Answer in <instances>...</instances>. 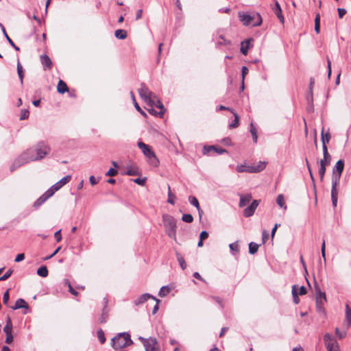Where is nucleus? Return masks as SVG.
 <instances>
[{"label": "nucleus", "instance_id": "f704fd0d", "mask_svg": "<svg viewBox=\"0 0 351 351\" xmlns=\"http://www.w3.org/2000/svg\"><path fill=\"white\" fill-rule=\"evenodd\" d=\"M297 289H298V286L294 285L292 287L291 293H292L293 300V302L295 304H298L300 302V299L298 295V293Z\"/></svg>", "mask_w": 351, "mask_h": 351}, {"label": "nucleus", "instance_id": "6e6d98bb", "mask_svg": "<svg viewBox=\"0 0 351 351\" xmlns=\"http://www.w3.org/2000/svg\"><path fill=\"white\" fill-rule=\"evenodd\" d=\"M126 174L128 176H136L138 174V171L136 169L130 167L128 169Z\"/></svg>", "mask_w": 351, "mask_h": 351}, {"label": "nucleus", "instance_id": "2f4dec72", "mask_svg": "<svg viewBox=\"0 0 351 351\" xmlns=\"http://www.w3.org/2000/svg\"><path fill=\"white\" fill-rule=\"evenodd\" d=\"M176 255L177 260L179 263L180 266L181 267V268L183 270H184L186 268L187 265L184 261V257L179 252H176Z\"/></svg>", "mask_w": 351, "mask_h": 351}, {"label": "nucleus", "instance_id": "a878e982", "mask_svg": "<svg viewBox=\"0 0 351 351\" xmlns=\"http://www.w3.org/2000/svg\"><path fill=\"white\" fill-rule=\"evenodd\" d=\"M12 331V323L10 317H7L6 324L3 328V332L5 335H10Z\"/></svg>", "mask_w": 351, "mask_h": 351}, {"label": "nucleus", "instance_id": "2eb2a0df", "mask_svg": "<svg viewBox=\"0 0 351 351\" xmlns=\"http://www.w3.org/2000/svg\"><path fill=\"white\" fill-rule=\"evenodd\" d=\"M104 306L102 309L101 315H100V317L99 318V322L101 324L106 322L108 317L109 310L107 307L108 300L106 298H104Z\"/></svg>", "mask_w": 351, "mask_h": 351}, {"label": "nucleus", "instance_id": "774afa93", "mask_svg": "<svg viewBox=\"0 0 351 351\" xmlns=\"http://www.w3.org/2000/svg\"><path fill=\"white\" fill-rule=\"evenodd\" d=\"M208 233L206 231H202L200 233L199 239L204 241V240L208 238Z\"/></svg>", "mask_w": 351, "mask_h": 351}, {"label": "nucleus", "instance_id": "393cba45", "mask_svg": "<svg viewBox=\"0 0 351 351\" xmlns=\"http://www.w3.org/2000/svg\"><path fill=\"white\" fill-rule=\"evenodd\" d=\"M0 27L2 29V32L3 33V35L5 36V37L6 38L7 40L8 41V43L10 44V45L14 47V49L16 50V51H19V47L16 46L15 44L14 43V42L12 41V40L10 38V36L8 35L6 31H5V29L4 27V26L0 23Z\"/></svg>", "mask_w": 351, "mask_h": 351}, {"label": "nucleus", "instance_id": "8fccbe9b", "mask_svg": "<svg viewBox=\"0 0 351 351\" xmlns=\"http://www.w3.org/2000/svg\"><path fill=\"white\" fill-rule=\"evenodd\" d=\"M182 220L186 223H191L193 221V217L191 214H184Z\"/></svg>", "mask_w": 351, "mask_h": 351}, {"label": "nucleus", "instance_id": "9b49d317", "mask_svg": "<svg viewBox=\"0 0 351 351\" xmlns=\"http://www.w3.org/2000/svg\"><path fill=\"white\" fill-rule=\"evenodd\" d=\"M150 298L156 300V302H157V303H159L160 302V300L156 298L154 296L150 295L149 293H144V294H142L141 295H140L138 298H137L134 301V303L135 305L137 306V305H139V304H141L144 303L148 299H150Z\"/></svg>", "mask_w": 351, "mask_h": 351}, {"label": "nucleus", "instance_id": "7ed1b4c3", "mask_svg": "<svg viewBox=\"0 0 351 351\" xmlns=\"http://www.w3.org/2000/svg\"><path fill=\"white\" fill-rule=\"evenodd\" d=\"M162 221L166 233L170 237L176 240V220L169 215H163Z\"/></svg>", "mask_w": 351, "mask_h": 351}, {"label": "nucleus", "instance_id": "aec40b11", "mask_svg": "<svg viewBox=\"0 0 351 351\" xmlns=\"http://www.w3.org/2000/svg\"><path fill=\"white\" fill-rule=\"evenodd\" d=\"M344 169V161L339 160L332 169V172L339 173L342 174Z\"/></svg>", "mask_w": 351, "mask_h": 351}, {"label": "nucleus", "instance_id": "49530a36", "mask_svg": "<svg viewBox=\"0 0 351 351\" xmlns=\"http://www.w3.org/2000/svg\"><path fill=\"white\" fill-rule=\"evenodd\" d=\"M249 49V42L246 41L245 43L243 42L241 43V51L243 54L246 55Z\"/></svg>", "mask_w": 351, "mask_h": 351}, {"label": "nucleus", "instance_id": "f8f14e48", "mask_svg": "<svg viewBox=\"0 0 351 351\" xmlns=\"http://www.w3.org/2000/svg\"><path fill=\"white\" fill-rule=\"evenodd\" d=\"M323 158L320 160L319 165H322V162L324 165L327 166L330 163L331 161V156L328 152L327 146L325 145L324 141H323Z\"/></svg>", "mask_w": 351, "mask_h": 351}, {"label": "nucleus", "instance_id": "f257e3e1", "mask_svg": "<svg viewBox=\"0 0 351 351\" xmlns=\"http://www.w3.org/2000/svg\"><path fill=\"white\" fill-rule=\"evenodd\" d=\"M49 147L43 142L37 144L35 149H29L19 158L14 160L10 166V171L12 172L21 166L34 160H38L43 158L49 152Z\"/></svg>", "mask_w": 351, "mask_h": 351}, {"label": "nucleus", "instance_id": "20e7f679", "mask_svg": "<svg viewBox=\"0 0 351 351\" xmlns=\"http://www.w3.org/2000/svg\"><path fill=\"white\" fill-rule=\"evenodd\" d=\"M137 145L138 148L142 151L143 154L147 157L149 162L152 165L157 167L159 164V160H158L152 147L142 141H138Z\"/></svg>", "mask_w": 351, "mask_h": 351}, {"label": "nucleus", "instance_id": "603ef678", "mask_svg": "<svg viewBox=\"0 0 351 351\" xmlns=\"http://www.w3.org/2000/svg\"><path fill=\"white\" fill-rule=\"evenodd\" d=\"M71 176H69V175L66 176L64 178H62L61 180H59V184H60L62 185V186H63L66 183H68L71 180Z\"/></svg>", "mask_w": 351, "mask_h": 351}, {"label": "nucleus", "instance_id": "473e14b6", "mask_svg": "<svg viewBox=\"0 0 351 351\" xmlns=\"http://www.w3.org/2000/svg\"><path fill=\"white\" fill-rule=\"evenodd\" d=\"M236 169L238 172H240V173H242V172L252 173V167H250V166H246L244 165H237L236 167Z\"/></svg>", "mask_w": 351, "mask_h": 351}, {"label": "nucleus", "instance_id": "864d4df0", "mask_svg": "<svg viewBox=\"0 0 351 351\" xmlns=\"http://www.w3.org/2000/svg\"><path fill=\"white\" fill-rule=\"evenodd\" d=\"M335 334L339 339H343L346 336V330L341 331L338 328H335Z\"/></svg>", "mask_w": 351, "mask_h": 351}, {"label": "nucleus", "instance_id": "ddd939ff", "mask_svg": "<svg viewBox=\"0 0 351 351\" xmlns=\"http://www.w3.org/2000/svg\"><path fill=\"white\" fill-rule=\"evenodd\" d=\"M346 315L345 319L343 323V327L345 330L348 329L351 326V308L349 305L347 304L346 305Z\"/></svg>", "mask_w": 351, "mask_h": 351}, {"label": "nucleus", "instance_id": "79ce46f5", "mask_svg": "<svg viewBox=\"0 0 351 351\" xmlns=\"http://www.w3.org/2000/svg\"><path fill=\"white\" fill-rule=\"evenodd\" d=\"M315 31L319 34L320 32V16L317 14L315 19Z\"/></svg>", "mask_w": 351, "mask_h": 351}, {"label": "nucleus", "instance_id": "c9c22d12", "mask_svg": "<svg viewBox=\"0 0 351 351\" xmlns=\"http://www.w3.org/2000/svg\"><path fill=\"white\" fill-rule=\"evenodd\" d=\"M130 95H131V97L132 99V101H133V104H134V106L135 107V108L143 116H146V114L145 112L140 108V106H138V104L136 102V99H135V97H134V95L133 93V92H130Z\"/></svg>", "mask_w": 351, "mask_h": 351}, {"label": "nucleus", "instance_id": "ea45409f", "mask_svg": "<svg viewBox=\"0 0 351 351\" xmlns=\"http://www.w3.org/2000/svg\"><path fill=\"white\" fill-rule=\"evenodd\" d=\"M62 186L60 184H59V181L56 182L55 184L51 186L47 191L49 192V193L53 196V194L58 191L60 189H61Z\"/></svg>", "mask_w": 351, "mask_h": 351}, {"label": "nucleus", "instance_id": "58836bf2", "mask_svg": "<svg viewBox=\"0 0 351 351\" xmlns=\"http://www.w3.org/2000/svg\"><path fill=\"white\" fill-rule=\"evenodd\" d=\"M171 289L168 286H163L160 288L158 295L160 297L163 298L169 294Z\"/></svg>", "mask_w": 351, "mask_h": 351}, {"label": "nucleus", "instance_id": "72a5a7b5", "mask_svg": "<svg viewBox=\"0 0 351 351\" xmlns=\"http://www.w3.org/2000/svg\"><path fill=\"white\" fill-rule=\"evenodd\" d=\"M276 202L280 208H282L285 210L287 209V206L285 204V201L283 195L280 194L278 195L276 198Z\"/></svg>", "mask_w": 351, "mask_h": 351}, {"label": "nucleus", "instance_id": "39448f33", "mask_svg": "<svg viewBox=\"0 0 351 351\" xmlns=\"http://www.w3.org/2000/svg\"><path fill=\"white\" fill-rule=\"evenodd\" d=\"M240 21L245 26L252 25V26H259L262 23V18L260 14L256 13L254 15H250L245 13H239Z\"/></svg>", "mask_w": 351, "mask_h": 351}, {"label": "nucleus", "instance_id": "680f3d73", "mask_svg": "<svg viewBox=\"0 0 351 351\" xmlns=\"http://www.w3.org/2000/svg\"><path fill=\"white\" fill-rule=\"evenodd\" d=\"M24 258H25V254L23 253H21V254H19L16 256L14 261L16 263H19V262L23 261Z\"/></svg>", "mask_w": 351, "mask_h": 351}, {"label": "nucleus", "instance_id": "37998d69", "mask_svg": "<svg viewBox=\"0 0 351 351\" xmlns=\"http://www.w3.org/2000/svg\"><path fill=\"white\" fill-rule=\"evenodd\" d=\"M321 138H322V143H323V141H324L326 145V143H329V141L330 139V134L329 132H327L326 134L324 133V128H322V130Z\"/></svg>", "mask_w": 351, "mask_h": 351}, {"label": "nucleus", "instance_id": "a211bd4d", "mask_svg": "<svg viewBox=\"0 0 351 351\" xmlns=\"http://www.w3.org/2000/svg\"><path fill=\"white\" fill-rule=\"evenodd\" d=\"M40 61L43 65L44 70L50 69L52 66V62L50 58L47 55H42L40 56Z\"/></svg>", "mask_w": 351, "mask_h": 351}, {"label": "nucleus", "instance_id": "cd10ccee", "mask_svg": "<svg viewBox=\"0 0 351 351\" xmlns=\"http://www.w3.org/2000/svg\"><path fill=\"white\" fill-rule=\"evenodd\" d=\"M154 106L156 108L160 109V111L158 112V117H162L163 116V114H165V107H164L162 103L159 99H157L156 102L154 101Z\"/></svg>", "mask_w": 351, "mask_h": 351}, {"label": "nucleus", "instance_id": "4468645a", "mask_svg": "<svg viewBox=\"0 0 351 351\" xmlns=\"http://www.w3.org/2000/svg\"><path fill=\"white\" fill-rule=\"evenodd\" d=\"M315 292H316V304H319L320 305H324L326 302V293L320 290V289L316 285L315 286Z\"/></svg>", "mask_w": 351, "mask_h": 351}, {"label": "nucleus", "instance_id": "b1692460", "mask_svg": "<svg viewBox=\"0 0 351 351\" xmlns=\"http://www.w3.org/2000/svg\"><path fill=\"white\" fill-rule=\"evenodd\" d=\"M189 202L191 205L194 206L197 209L199 216H201V213H202V211L200 208L198 199L194 196H189Z\"/></svg>", "mask_w": 351, "mask_h": 351}, {"label": "nucleus", "instance_id": "69168bd1", "mask_svg": "<svg viewBox=\"0 0 351 351\" xmlns=\"http://www.w3.org/2000/svg\"><path fill=\"white\" fill-rule=\"evenodd\" d=\"M61 230H58L54 234V237L56 239L57 242H60L62 239V236L60 234Z\"/></svg>", "mask_w": 351, "mask_h": 351}, {"label": "nucleus", "instance_id": "a18cd8bd", "mask_svg": "<svg viewBox=\"0 0 351 351\" xmlns=\"http://www.w3.org/2000/svg\"><path fill=\"white\" fill-rule=\"evenodd\" d=\"M97 337L99 342L103 344L106 341L105 335L101 329H99L97 332Z\"/></svg>", "mask_w": 351, "mask_h": 351}, {"label": "nucleus", "instance_id": "e433bc0d", "mask_svg": "<svg viewBox=\"0 0 351 351\" xmlns=\"http://www.w3.org/2000/svg\"><path fill=\"white\" fill-rule=\"evenodd\" d=\"M116 38L123 40L127 37V32L124 29H117L115 31Z\"/></svg>", "mask_w": 351, "mask_h": 351}, {"label": "nucleus", "instance_id": "7c9ffc66", "mask_svg": "<svg viewBox=\"0 0 351 351\" xmlns=\"http://www.w3.org/2000/svg\"><path fill=\"white\" fill-rule=\"evenodd\" d=\"M17 73L20 79L21 84H23L24 71L20 62L18 60L17 62Z\"/></svg>", "mask_w": 351, "mask_h": 351}, {"label": "nucleus", "instance_id": "13d9d810", "mask_svg": "<svg viewBox=\"0 0 351 351\" xmlns=\"http://www.w3.org/2000/svg\"><path fill=\"white\" fill-rule=\"evenodd\" d=\"M12 274V270L8 269L3 276L0 277V281H3L7 280Z\"/></svg>", "mask_w": 351, "mask_h": 351}, {"label": "nucleus", "instance_id": "c756f323", "mask_svg": "<svg viewBox=\"0 0 351 351\" xmlns=\"http://www.w3.org/2000/svg\"><path fill=\"white\" fill-rule=\"evenodd\" d=\"M232 114H234V119L230 123L229 128L230 129L236 128L239 125V117L237 113L235 112H233Z\"/></svg>", "mask_w": 351, "mask_h": 351}, {"label": "nucleus", "instance_id": "1a4fd4ad", "mask_svg": "<svg viewBox=\"0 0 351 351\" xmlns=\"http://www.w3.org/2000/svg\"><path fill=\"white\" fill-rule=\"evenodd\" d=\"M259 202L254 200L252 204L243 210V215L245 217H251L254 215L256 208L258 207Z\"/></svg>", "mask_w": 351, "mask_h": 351}, {"label": "nucleus", "instance_id": "bf43d9fd", "mask_svg": "<svg viewBox=\"0 0 351 351\" xmlns=\"http://www.w3.org/2000/svg\"><path fill=\"white\" fill-rule=\"evenodd\" d=\"M117 171L113 168H110L106 173V176H114L117 174Z\"/></svg>", "mask_w": 351, "mask_h": 351}, {"label": "nucleus", "instance_id": "052dcab7", "mask_svg": "<svg viewBox=\"0 0 351 351\" xmlns=\"http://www.w3.org/2000/svg\"><path fill=\"white\" fill-rule=\"evenodd\" d=\"M8 300H9V291L7 290L4 293H3V302L5 304H7L8 302Z\"/></svg>", "mask_w": 351, "mask_h": 351}, {"label": "nucleus", "instance_id": "f3484780", "mask_svg": "<svg viewBox=\"0 0 351 351\" xmlns=\"http://www.w3.org/2000/svg\"><path fill=\"white\" fill-rule=\"evenodd\" d=\"M272 10L275 14L276 15V16L278 17V19H279V21H280V23L283 24L285 23V19L282 14L280 5L277 1H275V5Z\"/></svg>", "mask_w": 351, "mask_h": 351}, {"label": "nucleus", "instance_id": "dca6fc26", "mask_svg": "<svg viewBox=\"0 0 351 351\" xmlns=\"http://www.w3.org/2000/svg\"><path fill=\"white\" fill-rule=\"evenodd\" d=\"M341 174L339 173L332 172V188L331 190H339L338 186L339 184Z\"/></svg>", "mask_w": 351, "mask_h": 351}, {"label": "nucleus", "instance_id": "0e129e2a", "mask_svg": "<svg viewBox=\"0 0 351 351\" xmlns=\"http://www.w3.org/2000/svg\"><path fill=\"white\" fill-rule=\"evenodd\" d=\"M13 339H14V337H13L12 334L11 333L10 335H6V338H5V341L6 343L10 344V343H12Z\"/></svg>", "mask_w": 351, "mask_h": 351}, {"label": "nucleus", "instance_id": "f03ea898", "mask_svg": "<svg viewBox=\"0 0 351 351\" xmlns=\"http://www.w3.org/2000/svg\"><path fill=\"white\" fill-rule=\"evenodd\" d=\"M133 343L130 335L128 332L119 333L112 339L111 346L114 349L118 350L125 348Z\"/></svg>", "mask_w": 351, "mask_h": 351}, {"label": "nucleus", "instance_id": "c85d7f7f", "mask_svg": "<svg viewBox=\"0 0 351 351\" xmlns=\"http://www.w3.org/2000/svg\"><path fill=\"white\" fill-rule=\"evenodd\" d=\"M339 190H331V200L332 206L335 208L337 205Z\"/></svg>", "mask_w": 351, "mask_h": 351}, {"label": "nucleus", "instance_id": "4d7b16f0", "mask_svg": "<svg viewBox=\"0 0 351 351\" xmlns=\"http://www.w3.org/2000/svg\"><path fill=\"white\" fill-rule=\"evenodd\" d=\"M229 247L232 252H239V247L237 242L232 243L229 245Z\"/></svg>", "mask_w": 351, "mask_h": 351}, {"label": "nucleus", "instance_id": "a19ab883", "mask_svg": "<svg viewBox=\"0 0 351 351\" xmlns=\"http://www.w3.org/2000/svg\"><path fill=\"white\" fill-rule=\"evenodd\" d=\"M259 245L256 243L251 242L249 243V252L251 254H254L257 252Z\"/></svg>", "mask_w": 351, "mask_h": 351}, {"label": "nucleus", "instance_id": "9d476101", "mask_svg": "<svg viewBox=\"0 0 351 351\" xmlns=\"http://www.w3.org/2000/svg\"><path fill=\"white\" fill-rule=\"evenodd\" d=\"M52 195L49 193L48 191H47L45 193H43L39 198H38L34 203L33 207L35 209L38 208L40 206H42L49 198H50Z\"/></svg>", "mask_w": 351, "mask_h": 351}, {"label": "nucleus", "instance_id": "6e6552de", "mask_svg": "<svg viewBox=\"0 0 351 351\" xmlns=\"http://www.w3.org/2000/svg\"><path fill=\"white\" fill-rule=\"evenodd\" d=\"M139 339L143 342L145 351H156L157 341L156 338L145 339L139 337Z\"/></svg>", "mask_w": 351, "mask_h": 351}, {"label": "nucleus", "instance_id": "5701e85b", "mask_svg": "<svg viewBox=\"0 0 351 351\" xmlns=\"http://www.w3.org/2000/svg\"><path fill=\"white\" fill-rule=\"evenodd\" d=\"M266 167L265 162H259L258 165H250L252 167V173H258L263 171Z\"/></svg>", "mask_w": 351, "mask_h": 351}, {"label": "nucleus", "instance_id": "3c124183", "mask_svg": "<svg viewBox=\"0 0 351 351\" xmlns=\"http://www.w3.org/2000/svg\"><path fill=\"white\" fill-rule=\"evenodd\" d=\"M29 112L27 109H23L21 112L20 120H25L29 117Z\"/></svg>", "mask_w": 351, "mask_h": 351}, {"label": "nucleus", "instance_id": "412c9836", "mask_svg": "<svg viewBox=\"0 0 351 351\" xmlns=\"http://www.w3.org/2000/svg\"><path fill=\"white\" fill-rule=\"evenodd\" d=\"M252 199V195L247 194L245 195L240 196L239 207H244L250 202Z\"/></svg>", "mask_w": 351, "mask_h": 351}, {"label": "nucleus", "instance_id": "bb28decb", "mask_svg": "<svg viewBox=\"0 0 351 351\" xmlns=\"http://www.w3.org/2000/svg\"><path fill=\"white\" fill-rule=\"evenodd\" d=\"M57 90L59 93L63 94L68 91L66 84L62 80H60L58 84Z\"/></svg>", "mask_w": 351, "mask_h": 351}, {"label": "nucleus", "instance_id": "4be33fe9", "mask_svg": "<svg viewBox=\"0 0 351 351\" xmlns=\"http://www.w3.org/2000/svg\"><path fill=\"white\" fill-rule=\"evenodd\" d=\"M28 308L27 303L23 299L19 298L16 301L15 305H14V306L12 307V309L16 310V309H19V308Z\"/></svg>", "mask_w": 351, "mask_h": 351}, {"label": "nucleus", "instance_id": "de8ad7c7", "mask_svg": "<svg viewBox=\"0 0 351 351\" xmlns=\"http://www.w3.org/2000/svg\"><path fill=\"white\" fill-rule=\"evenodd\" d=\"M248 73V69L247 66H244L242 67V69H241V75H242V89L244 88V80H245V75Z\"/></svg>", "mask_w": 351, "mask_h": 351}, {"label": "nucleus", "instance_id": "338daca9", "mask_svg": "<svg viewBox=\"0 0 351 351\" xmlns=\"http://www.w3.org/2000/svg\"><path fill=\"white\" fill-rule=\"evenodd\" d=\"M153 104H154V103ZM149 106L150 108L148 109V112L153 115L158 116V112L154 109V105Z\"/></svg>", "mask_w": 351, "mask_h": 351}, {"label": "nucleus", "instance_id": "6ab92c4d", "mask_svg": "<svg viewBox=\"0 0 351 351\" xmlns=\"http://www.w3.org/2000/svg\"><path fill=\"white\" fill-rule=\"evenodd\" d=\"M214 150L215 152H217L219 154H222L223 153H226L227 150L222 149V148H217L214 145H208V146H204L203 149V152L204 154L208 153L210 151Z\"/></svg>", "mask_w": 351, "mask_h": 351}, {"label": "nucleus", "instance_id": "09e8293b", "mask_svg": "<svg viewBox=\"0 0 351 351\" xmlns=\"http://www.w3.org/2000/svg\"><path fill=\"white\" fill-rule=\"evenodd\" d=\"M326 166L324 165L322 162V165H320L319 169V175L320 176L321 180H323L325 173H326Z\"/></svg>", "mask_w": 351, "mask_h": 351}, {"label": "nucleus", "instance_id": "e2e57ef3", "mask_svg": "<svg viewBox=\"0 0 351 351\" xmlns=\"http://www.w3.org/2000/svg\"><path fill=\"white\" fill-rule=\"evenodd\" d=\"M134 182H135L137 184L143 186L145 184V178L141 179V178H136L134 180Z\"/></svg>", "mask_w": 351, "mask_h": 351}, {"label": "nucleus", "instance_id": "c03bdc74", "mask_svg": "<svg viewBox=\"0 0 351 351\" xmlns=\"http://www.w3.org/2000/svg\"><path fill=\"white\" fill-rule=\"evenodd\" d=\"M168 190H169V191H168V199H167V202L169 204H171L172 205H174L175 204L176 197L171 193L170 186H168Z\"/></svg>", "mask_w": 351, "mask_h": 351}, {"label": "nucleus", "instance_id": "423d86ee", "mask_svg": "<svg viewBox=\"0 0 351 351\" xmlns=\"http://www.w3.org/2000/svg\"><path fill=\"white\" fill-rule=\"evenodd\" d=\"M138 93L142 99L148 105L152 106L154 100L156 98L145 84H141V87L138 89Z\"/></svg>", "mask_w": 351, "mask_h": 351}, {"label": "nucleus", "instance_id": "5fc2aeb1", "mask_svg": "<svg viewBox=\"0 0 351 351\" xmlns=\"http://www.w3.org/2000/svg\"><path fill=\"white\" fill-rule=\"evenodd\" d=\"M321 252H322V256L324 258V263H326V244H325V241L324 240L323 241V242L322 243Z\"/></svg>", "mask_w": 351, "mask_h": 351}, {"label": "nucleus", "instance_id": "4c0bfd02", "mask_svg": "<svg viewBox=\"0 0 351 351\" xmlns=\"http://www.w3.org/2000/svg\"><path fill=\"white\" fill-rule=\"evenodd\" d=\"M37 274L41 277H47L48 276V269L46 266H41L37 270Z\"/></svg>", "mask_w": 351, "mask_h": 351}, {"label": "nucleus", "instance_id": "0eeeda50", "mask_svg": "<svg viewBox=\"0 0 351 351\" xmlns=\"http://www.w3.org/2000/svg\"><path fill=\"white\" fill-rule=\"evenodd\" d=\"M324 341L327 351H340L337 340L330 333L324 335Z\"/></svg>", "mask_w": 351, "mask_h": 351}]
</instances>
